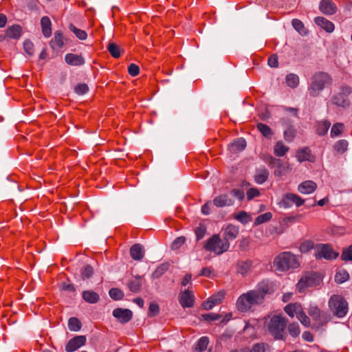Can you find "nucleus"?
<instances>
[{
	"instance_id": "3",
	"label": "nucleus",
	"mask_w": 352,
	"mask_h": 352,
	"mask_svg": "<svg viewBox=\"0 0 352 352\" xmlns=\"http://www.w3.org/2000/svg\"><path fill=\"white\" fill-rule=\"evenodd\" d=\"M273 266L276 271L284 272L298 268L300 263L296 255L290 252H283L274 258Z\"/></svg>"
},
{
	"instance_id": "54",
	"label": "nucleus",
	"mask_w": 352,
	"mask_h": 352,
	"mask_svg": "<svg viewBox=\"0 0 352 352\" xmlns=\"http://www.w3.org/2000/svg\"><path fill=\"white\" fill-rule=\"evenodd\" d=\"M344 129V124L342 123H336L333 125L331 129V137L334 138L340 135Z\"/></svg>"
},
{
	"instance_id": "28",
	"label": "nucleus",
	"mask_w": 352,
	"mask_h": 352,
	"mask_svg": "<svg viewBox=\"0 0 352 352\" xmlns=\"http://www.w3.org/2000/svg\"><path fill=\"white\" fill-rule=\"evenodd\" d=\"M82 299L89 303L95 304L99 301L100 296L99 295L91 290H86L83 291L82 293Z\"/></svg>"
},
{
	"instance_id": "32",
	"label": "nucleus",
	"mask_w": 352,
	"mask_h": 352,
	"mask_svg": "<svg viewBox=\"0 0 352 352\" xmlns=\"http://www.w3.org/2000/svg\"><path fill=\"white\" fill-rule=\"evenodd\" d=\"M296 157L300 162L310 161L311 157V150L307 147L300 149L297 151Z\"/></svg>"
},
{
	"instance_id": "60",
	"label": "nucleus",
	"mask_w": 352,
	"mask_h": 352,
	"mask_svg": "<svg viewBox=\"0 0 352 352\" xmlns=\"http://www.w3.org/2000/svg\"><path fill=\"white\" fill-rule=\"evenodd\" d=\"M341 258L343 261H352V245L342 251Z\"/></svg>"
},
{
	"instance_id": "50",
	"label": "nucleus",
	"mask_w": 352,
	"mask_h": 352,
	"mask_svg": "<svg viewBox=\"0 0 352 352\" xmlns=\"http://www.w3.org/2000/svg\"><path fill=\"white\" fill-rule=\"evenodd\" d=\"M272 217V214L270 212L258 215L254 223V226H258L261 223L270 221Z\"/></svg>"
},
{
	"instance_id": "57",
	"label": "nucleus",
	"mask_w": 352,
	"mask_h": 352,
	"mask_svg": "<svg viewBox=\"0 0 352 352\" xmlns=\"http://www.w3.org/2000/svg\"><path fill=\"white\" fill-rule=\"evenodd\" d=\"M186 238L184 236H179L175 239L171 244L172 250H176L181 248L184 244Z\"/></svg>"
},
{
	"instance_id": "34",
	"label": "nucleus",
	"mask_w": 352,
	"mask_h": 352,
	"mask_svg": "<svg viewBox=\"0 0 352 352\" xmlns=\"http://www.w3.org/2000/svg\"><path fill=\"white\" fill-rule=\"evenodd\" d=\"M302 306L299 303H290L285 306V311L292 318L301 310Z\"/></svg>"
},
{
	"instance_id": "2",
	"label": "nucleus",
	"mask_w": 352,
	"mask_h": 352,
	"mask_svg": "<svg viewBox=\"0 0 352 352\" xmlns=\"http://www.w3.org/2000/svg\"><path fill=\"white\" fill-rule=\"evenodd\" d=\"M332 82V78L329 74L323 72H316L310 79L308 93L311 97H318L325 87L331 85Z\"/></svg>"
},
{
	"instance_id": "62",
	"label": "nucleus",
	"mask_w": 352,
	"mask_h": 352,
	"mask_svg": "<svg viewBox=\"0 0 352 352\" xmlns=\"http://www.w3.org/2000/svg\"><path fill=\"white\" fill-rule=\"evenodd\" d=\"M246 195L248 200H252V199L258 197L260 195V192L257 188H252L248 190Z\"/></svg>"
},
{
	"instance_id": "51",
	"label": "nucleus",
	"mask_w": 352,
	"mask_h": 352,
	"mask_svg": "<svg viewBox=\"0 0 352 352\" xmlns=\"http://www.w3.org/2000/svg\"><path fill=\"white\" fill-rule=\"evenodd\" d=\"M288 331L291 336L296 338L300 335V329L297 322H292L287 327Z\"/></svg>"
},
{
	"instance_id": "27",
	"label": "nucleus",
	"mask_w": 352,
	"mask_h": 352,
	"mask_svg": "<svg viewBox=\"0 0 352 352\" xmlns=\"http://www.w3.org/2000/svg\"><path fill=\"white\" fill-rule=\"evenodd\" d=\"M42 32L45 37L48 38L52 34V23L48 16H43L41 20Z\"/></svg>"
},
{
	"instance_id": "23",
	"label": "nucleus",
	"mask_w": 352,
	"mask_h": 352,
	"mask_svg": "<svg viewBox=\"0 0 352 352\" xmlns=\"http://www.w3.org/2000/svg\"><path fill=\"white\" fill-rule=\"evenodd\" d=\"M130 255L133 259L141 261L144 256V247L139 243L132 245L130 248Z\"/></svg>"
},
{
	"instance_id": "61",
	"label": "nucleus",
	"mask_w": 352,
	"mask_h": 352,
	"mask_svg": "<svg viewBox=\"0 0 352 352\" xmlns=\"http://www.w3.org/2000/svg\"><path fill=\"white\" fill-rule=\"evenodd\" d=\"M160 311V307L155 302L150 303L148 307V315L149 316H155L158 314Z\"/></svg>"
},
{
	"instance_id": "52",
	"label": "nucleus",
	"mask_w": 352,
	"mask_h": 352,
	"mask_svg": "<svg viewBox=\"0 0 352 352\" xmlns=\"http://www.w3.org/2000/svg\"><path fill=\"white\" fill-rule=\"evenodd\" d=\"M94 274V270L89 265L84 266L80 271V276L82 279L85 280L89 278Z\"/></svg>"
},
{
	"instance_id": "55",
	"label": "nucleus",
	"mask_w": 352,
	"mask_h": 352,
	"mask_svg": "<svg viewBox=\"0 0 352 352\" xmlns=\"http://www.w3.org/2000/svg\"><path fill=\"white\" fill-rule=\"evenodd\" d=\"M109 296L110 297L116 300H120L124 296V293L122 290L118 288H112L109 290Z\"/></svg>"
},
{
	"instance_id": "10",
	"label": "nucleus",
	"mask_w": 352,
	"mask_h": 352,
	"mask_svg": "<svg viewBox=\"0 0 352 352\" xmlns=\"http://www.w3.org/2000/svg\"><path fill=\"white\" fill-rule=\"evenodd\" d=\"M314 255L318 260L322 258L331 260L336 258L338 256V253L336 252L329 244L317 243Z\"/></svg>"
},
{
	"instance_id": "35",
	"label": "nucleus",
	"mask_w": 352,
	"mask_h": 352,
	"mask_svg": "<svg viewBox=\"0 0 352 352\" xmlns=\"http://www.w3.org/2000/svg\"><path fill=\"white\" fill-rule=\"evenodd\" d=\"M142 285V280L140 277H135L132 280H131L128 283V287L129 289L135 293L138 292L140 290V288Z\"/></svg>"
},
{
	"instance_id": "15",
	"label": "nucleus",
	"mask_w": 352,
	"mask_h": 352,
	"mask_svg": "<svg viewBox=\"0 0 352 352\" xmlns=\"http://www.w3.org/2000/svg\"><path fill=\"white\" fill-rule=\"evenodd\" d=\"M179 302L182 307H192L195 304L193 293L189 289L182 292L179 294Z\"/></svg>"
},
{
	"instance_id": "16",
	"label": "nucleus",
	"mask_w": 352,
	"mask_h": 352,
	"mask_svg": "<svg viewBox=\"0 0 352 352\" xmlns=\"http://www.w3.org/2000/svg\"><path fill=\"white\" fill-rule=\"evenodd\" d=\"M113 316L120 322L126 323L133 317V312L128 309L116 308L113 311Z\"/></svg>"
},
{
	"instance_id": "56",
	"label": "nucleus",
	"mask_w": 352,
	"mask_h": 352,
	"mask_svg": "<svg viewBox=\"0 0 352 352\" xmlns=\"http://www.w3.org/2000/svg\"><path fill=\"white\" fill-rule=\"evenodd\" d=\"M201 319L205 321L211 322L219 320L221 318V316L215 313H209L201 314Z\"/></svg>"
},
{
	"instance_id": "9",
	"label": "nucleus",
	"mask_w": 352,
	"mask_h": 352,
	"mask_svg": "<svg viewBox=\"0 0 352 352\" xmlns=\"http://www.w3.org/2000/svg\"><path fill=\"white\" fill-rule=\"evenodd\" d=\"M321 279L316 273H309L302 276L296 285L297 290L302 293L309 287H316L320 285Z\"/></svg>"
},
{
	"instance_id": "64",
	"label": "nucleus",
	"mask_w": 352,
	"mask_h": 352,
	"mask_svg": "<svg viewBox=\"0 0 352 352\" xmlns=\"http://www.w3.org/2000/svg\"><path fill=\"white\" fill-rule=\"evenodd\" d=\"M206 229L204 226L199 225L197 228L195 229V234L197 236V240L201 239L205 235Z\"/></svg>"
},
{
	"instance_id": "59",
	"label": "nucleus",
	"mask_w": 352,
	"mask_h": 352,
	"mask_svg": "<svg viewBox=\"0 0 352 352\" xmlns=\"http://www.w3.org/2000/svg\"><path fill=\"white\" fill-rule=\"evenodd\" d=\"M23 47L25 52L30 56L34 54V44L29 40H26L23 43Z\"/></svg>"
},
{
	"instance_id": "39",
	"label": "nucleus",
	"mask_w": 352,
	"mask_h": 352,
	"mask_svg": "<svg viewBox=\"0 0 352 352\" xmlns=\"http://www.w3.org/2000/svg\"><path fill=\"white\" fill-rule=\"evenodd\" d=\"M348 145L346 140H340L335 143L333 148L337 153L342 154L347 150Z\"/></svg>"
},
{
	"instance_id": "6",
	"label": "nucleus",
	"mask_w": 352,
	"mask_h": 352,
	"mask_svg": "<svg viewBox=\"0 0 352 352\" xmlns=\"http://www.w3.org/2000/svg\"><path fill=\"white\" fill-rule=\"evenodd\" d=\"M328 305L330 311L338 318H344L348 313V302L340 295L331 296L329 300Z\"/></svg>"
},
{
	"instance_id": "29",
	"label": "nucleus",
	"mask_w": 352,
	"mask_h": 352,
	"mask_svg": "<svg viewBox=\"0 0 352 352\" xmlns=\"http://www.w3.org/2000/svg\"><path fill=\"white\" fill-rule=\"evenodd\" d=\"M252 263L250 260L239 261L236 264V271L243 276L246 275L250 270Z\"/></svg>"
},
{
	"instance_id": "53",
	"label": "nucleus",
	"mask_w": 352,
	"mask_h": 352,
	"mask_svg": "<svg viewBox=\"0 0 352 352\" xmlns=\"http://www.w3.org/2000/svg\"><path fill=\"white\" fill-rule=\"evenodd\" d=\"M107 49L113 58H118L120 56V47L116 43H110Z\"/></svg>"
},
{
	"instance_id": "63",
	"label": "nucleus",
	"mask_w": 352,
	"mask_h": 352,
	"mask_svg": "<svg viewBox=\"0 0 352 352\" xmlns=\"http://www.w3.org/2000/svg\"><path fill=\"white\" fill-rule=\"evenodd\" d=\"M128 72L131 76H136L140 73V68L137 65L131 63L128 67Z\"/></svg>"
},
{
	"instance_id": "14",
	"label": "nucleus",
	"mask_w": 352,
	"mask_h": 352,
	"mask_svg": "<svg viewBox=\"0 0 352 352\" xmlns=\"http://www.w3.org/2000/svg\"><path fill=\"white\" fill-rule=\"evenodd\" d=\"M87 339L85 336H77L69 340L65 346L67 352H74L80 347L84 346Z\"/></svg>"
},
{
	"instance_id": "1",
	"label": "nucleus",
	"mask_w": 352,
	"mask_h": 352,
	"mask_svg": "<svg viewBox=\"0 0 352 352\" xmlns=\"http://www.w3.org/2000/svg\"><path fill=\"white\" fill-rule=\"evenodd\" d=\"M270 287L267 284H261L256 289L241 294L237 299L236 307L240 312L249 311L253 307L263 302Z\"/></svg>"
},
{
	"instance_id": "43",
	"label": "nucleus",
	"mask_w": 352,
	"mask_h": 352,
	"mask_svg": "<svg viewBox=\"0 0 352 352\" xmlns=\"http://www.w3.org/2000/svg\"><path fill=\"white\" fill-rule=\"evenodd\" d=\"M296 316L303 326L309 327L311 325L310 319L302 310V308H301V310L298 311Z\"/></svg>"
},
{
	"instance_id": "5",
	"label": "nucleus",
	"mask_w": 352,
	"mask_h": 352,
	"mask_svg": "<svg viewBox=\"0 0 352 352\" xmlns=\"http://www.w3.org/2000/svg\"><path fill=\"white\" fill-rule=\"evenodd\" d=\"M308 314L314 321L312 329L316 330L325 327L331 319L329 313L321 310L318 306L311 305L308 309Z\"/></svg>"
},
{
	"instance_id": "58",
	"label": "nucleus",
	"mask_w": 352,
	"mask_h": 352,
	"mask_svg": "<svg viewBox=\"0 0 352 352\" xmlns=\"http://www.w3.org/2000/svg\"><path fill=\"white\" fill-rule=\"evenodd\" d=\"M74 91L78 95H83L88 92L89 87L85 83H80L75 87Z\"/></svg>"
},
{
	"instance_id": "25",
	"label": "nucleus",
	"mask_w": 352,
	"mask_h": 352,
	"mask_svg": "<svg viewBox=\"0 0 352 352\" xmlns=\"http://www.w3.org/2000/svg\"><path fill=\"white\" fill-rule=\"evenodd\" d=\"M22 28L19 25L9 26L6 30V36L11 39H18L21 37Z\"/></svg>"
},
{
	"instance_id": "33",
	"label": "nucleus",
	"mask_w": 352,
	"mask_h": 352,
	"mask_svg": "<svg viewBox=\"0 0 352 352\" xmlns=\"http://www.w3.org/2000/svg\"><path fill=\"white\" fill-rule=\"evenodd\" d=\"M331 126V122L329 120H322L317 123L316 131L319 135H325L329 127Z\"/></svg>"
},
{
	"instance_id": "13",
	"label": "nucleus",
	"mask_w": 352,
	"mask_h": 352,
	"mask_svg": "<svg viewBox=\"0 0 352 352\" xmlns=\"http://www.w3.org/2000/svg\"><path fill=\"white\" fill-rule=\"evenodd\" d=\"M224 297L225 292L223 291L219 292L204 301L202 304V307L206 310H210L212 309L215 305L220 304L223 300Z\"/></svg>"
},
{
	"instance_id": "21",
	"label": "nucleus",
	"mask_w": 352,
	"mask_h": 352,
	"mask_svg": "<svg viewBox=\"0 0 352 352\" xmlns=\"http://www.w3.org/2000/svg\"><path fill=\"white\" fill-rule=\"evenodd\" d=\"M50 45L53 50L62 48L65 45V38L62 32L56 31L54 38L50 41Z\"/></svg>"
},
{
	"instance_id": "26",
	"label": "nucleus",
	"mask_w": 352,
	"mask_h": 352,
	"mask_svg": "<svg viewBox=\"0 0 352 352\" xmlns=\"http://www.w3.org/2000/svg\"><path fill=\"white\" fill-rule=\"evenodd\" d=\"M269 177V171L265 168H260L256 170L254 181L258 184L265 182Z\"/></svg>"
},
{
	"instance_id": "49",
	"label": "nucleus",
	"mask_w": 352,
	"mask_h": 352,
	"mask_svg": "<svg viewBox=\"0 0 352 352\" xmlns=\"http://www.w3.org/2000/svg\"><path fill=\"white\" fill-rule=\"evenodd\" d=\"M68 327L71 331H78L81 329V322L77 318H71L68 321Z\"/></svg>"
},
{
	"instance_id": "31",
	"label": "nucleus",
	"mask_w": 352,
	"mask_h": 352,
	"mask_svg": "<svg viewBox=\"0 0 352 352\" xmlns=\"http://www.w3.org/2000/svg\"><path fill=\"white\" fill-rule=\"evenodd\" d=\"M289 151V147L283 144L282 141L276 143L274 147V153L277 157L284 156Z\"/></svg>"
},
{
	"instance_id": "30",
	"label": "nucleus",
	"mask_w": 352,
	"mask_h": 352,
	"mask_svg": "<svg viewBox=\"0 0 352 352\" xmlns=\"http://www.w3.org/2000/svg\"><path fill=\"white\" fill-rule=\"evenodd\" d=\"M246 146V142L244 139L240 138L231 143L228 148L231 153H237L243 151Z\"/></svg>"
},
{
	"instance_id": "11",
	"label": "nucleus",
	"mask_w": 352,
	"mask_h": 352,
	"mask_svg": "<svg viewBox=\"0 0 352 352\" xmlns=\"http://www.w3.org/2000/svg\"><path fill=\"white\" fill-rule=\"evenodd\" d=\"M305 204V199L301 198L296 194L287 193L285 194L280 202V206L284 208H288L295 205L296 207H300Z\"/></svg>"
},
{
	"instance_id": "44",
	"label": "nucleus",
	"mask_w": 352,
	"mask_h": 352,
	"mask_svg": "<svg viewBox=\"0 0 352 352\" xmlns=\"http://www.w3.org/2000/svg\"><path fill=\"white\" fill-rule=\"evenodd\" d=\"M256 127L263 136L267 138H271L273 135V132L269 126L263 123H258L257 124Z\"/></svg>"
},
{
	"instance_id": "7",
	"label": "nucleus",
	"mask_w": 352,
	"mask_h": 352,
	"mask_svg": "<svg viewBox=\"0 0 352 352\" xmlns=\"http://www.w3.org/2000/svg\"><path fill=\"white\" fill-rule=\"evenodd\" d=\"M204 248L206 251L220 255L229 249L230 242L221 239L219 234H214L206 241Z\"/></svg>"
},
{
	"instance_id": "38",
	"label": "nucleus",
	"mask_w": 352,
	"mask_h": 352,
	"mask_svg": "<svg viewBox=\"0 0 352 352\" xmlns=\"http://www.w3.org/2000/svg\"><path fill=\"white\" fill-rule=\"evenodd\" d=\"M169 266L170 265L167 263L161 264L153 272L152 277L153 278H159L168 270Z\"/></svg>"
},
{
	"instance_id": "42",
	"label": "nucleus",
	"mask_w": 352,
	"mask_h": 352,
	"mask_svg": "<svg viewBox=\"0 0 352 352\" xmlns=\"http://www.w3.org/2000/svg\"><path fill=\"white\" fill-rule=\"evenodd\" d=\"M316 245L311 240H306L300 245V251L302 253H307L311 249L316 252Z\"/></svg>"
},
{
	"instance_id": "18",
	"label": "nucleus",
	"mask_w": 352,
	"mask_h": 352,
	"mask_svg": "<svg viewBox=\"0 0 352 352\" xmlns=\"http://www.w3.org/2000/svg\"><path fill=\"white\" fill-rule=\"evenodd\" d=\"M320 10L324 14L332 15L337 12V6L331 0H322L320 3Z\"/></svg>"
},
{
	"instance_id": "45",
	"label": "nucleus",
	"mask_w": 352,
	"mask_h": 352,
	"mask_svg": "<svg viewBox=\"0 0 352 352\" xmlns=\"http://www.w3.org/2000/svg\"><path fill=\"white\" fill-rule=\"evenodd\" d=\"M209 344V339L206 336H203L199 339L197 342L195 349L199 352L205 351Z\"/></svg>"
},
{
	"instance_id": "20",
	"label": "nucleus",
	"mask_w": 352,
	"mask_h": 352,
	"mask_svg": "<svg viewBox=\"0 0 352 352\" xmlns=\"http://www.w3.org/2000/svg\"><path fill=\"white\" fill-rule=\"evenodd\" d=\"M317 188V184L311 180H307L298 185V190L302 194H311Z\"/></svg>"
},
{
	"instance_id": "48",
	"label": "nucleus",
	"mask_w": 352,
	"mask_h": 352,
	"mask_svg": "<svg viewBox=\"0 0 352 352\" xmlns=\"http://www.w3.org/2000/svg\"><path fill=\"white\" fill-rule=\"evenodd\" d=\"M296 130L295 128L290 125L284 131V138L287 142H292L295 138Z\"/></svg>"
},
{
	"instance_id": "22",
	"label": "nucleus",
	"mask_w": 352,
	"mask_h": 352,
	"mask_svg": "<svg viewBox=\"0 0 352 352\" xmlns=\"http://www.w3.org/2000/svg\"><path fill=\"white\" fill-rule=\"evenodd\" d=\"M239 232L238 227L234 225H229L223 231V240L227 241L228 242H229V241L234 240L238 236Z\"/></svg>"
},
{
	"instance_id": "12",
	"label": "nucleus",
	"mask_w": 352,
	"mask_h": 352,
	"mask_svg": "<svg viewBox=\"0 0 352 352\" xmlns=\"http://www.w3.org/2000/svg\"><path fill=\"white\" fill-rule=\"evenodd\" d=\"M269 163L270 165L276 167V169L274 170L275 176L280 177L285 175L289 168L287 162H283L281 160L275 158L272 156L270 157Z\"/></svg>"
},
{
	"instance_id": "17",
	"label": "nucleus",
	"mask_w": 352,
	"mask_h": 352,
	"mask_svg": "<svg viewBox=\"0 0 352 352\" xmlns=\"http://www.w3.org/2000/svg\"><path fill=\"white\" fill-rule=\"evenodd\" d=\"M65 63L72 66H81L85 63L84 57L82 54H76L68 53L65 56Z\"/></svg>"
},
{
	"instance_id": "36",
	"label": "nucleus",
	"mask_w": 352,
	"mask_h": 352,
	"mask_svg": "<svg viewBox=\"0 0 352 352\" xmlns=\"http://www.w3.org/2000/svg\"><path fill=\"white\" fill-rule=\"evenodd\" d=\"M245 349H246V352H270V345L263 342L254 344L251 349H248V348Z\"/></svg>"
},
{
	"instance_id": "19",
	"label": "nucleus",
	"mask_w": 352,
	"mask_h": 352,
	"mask_svg": "<svg viewBox=\"0 0 352 352\" xmlns=\"http://www.w3.org/2000/svg\"><path fill=\"white\" fill-rule=\"evenodd\" d=\"M213 204L217 208L230 206L234 204V200L227 194H221L213 199Z\"/></svg>"
},
{
	"instance_id": "40",
	"label": "nucleus",
	"mask_w": 352,
	"mask_h": 352,
	"mask_svg": "<svg viewBox=\"0 0 352 352\" xmlns=\"http://www.w3.org/2000/svg\"><path fill=\"white\" fill-rule=\"evenodd\" d=\"M234 217L243 224H246L252 220L250 215L245 211H240L239 212L234 214Z\"/></svg>"
},
{
	"instance_id": "41",
	"label": "nucleus",
	"mask_w": 352,
	"mask_h": 352,
	"mask_svg": "<svg viewBox=\"0 0 352 352\" xmlns=\"http://www.w3.org/2000/svg\"><path fill=\"white\" fill-rule=\"evenodd\" d=\"M349 279V273L344 270H341L337 272L335 276V281L338 284L343 283Z\"/></svg>"
},
{
	"instance_id": "47",
	"label": "nucleus",
	"mask_w": 352,
	"mask_h": 352,
	"mask_svg": "<svg viewBox=\"0 0 352 352\" xmlns=\"http://www.w3.org/2000/svg\"><path fill=\"white\" fill-rule=\"evenodd\" d=\"M292 25L301 35H306L307 34V30L300 20L297 19H293Z\"/></svg>"
},
{
	"instance_id": "24",
	"label": "nucleus",
	"mask_w": 352,
	"mask_h": 352,
	"mask_svg": "<svg viewBox=\"0 0 352 352\" xmlns=\"http://www.w3.org/2000/svg\"><path fill=\"white\" fill-rule=\"evenodd\" d=\"M315 23L327 32H332L334 30V24L322 16H317L314 19Z\"/></svg>"
},
{
	"instance_id": "4",
	"label": "nucleus",
	"mask_w": 352,
	"mask_h": 352,
	"mask_svg": "<svg viewBox=\"0 0 352 352\" xmlns=\"http://www.w3.org/2000/svg\"><path fill=\"white\" fill-rule=\"evenodd\" d=\"M287 324V320L285 318L280 315H274L267 322L266 326L269 333L275 340H285Z\"/></svg>"
},
{
	"instance_id": "8",
	"label": "nucleus",
	"mask_w": 352,
	"mask_h": 352,
	"mask_svg": "<svg viewBox=\"0 0 352 352\" xmlns=\"http://www.w3.org/2000/svg\"><path fill=\"white\" fill-rule=\"evenodd\" d=\"M351 93V87L346 85L340 86L339 91L331 98L332 104L343 109L348 108L351 104L349 97Z\"/></svg>"
},
{
	"instance_id": "46",
	"label": "nucleus",
	"mask_w": 352,
	"mask_h": 352,
	"mask_svg": "<svg viewBox=\"0 0 352 352\" xmlns=\"http://www.w3.org/2000/svg\"><path fill=\"white\" fill-rule=\"evenodd\" d=\"M286 83L289 87L295 88L299 84V78L296 74H289L286 76Z\"/></svg>"
},
{
	"instance_id": "37",
	"label": "nucleus",
	"mask_w": 352,
	"mask_h": 352,
	"mask_svg": "<svg viewBox=\"0 0 352 352\" xmlns=\"http://www.w3.org/2000/svg\"><path fill=\"white\" fill-rule=\"evenodd\" d=\"M69 30L80 40L84 41L87 38V34L85 30L77 28L73 24L69 25Z\"/></svg>"
}]
</instances>
